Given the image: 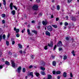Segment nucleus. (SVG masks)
I'll use <instances>...</instances> for the list:
<instances>
[{
    "mask_svg": "<svg viewBox=\"0 0 79 79\" xmlns=\"http://www.w3.org/2000/svg\"><path fill=\"white\" fill-rule=\"evenodd\" d=\"M13 6L14 8L16 10H18V8H17L16 6L13 5V4L12 3H11L10 5V10H13Z\"/></svg>",
    "mask_w": 79,
    "mask_h": 79,
    "instance_id": "1",
    "label": "nucleus"
},
{
    "mask_svg": "<svg viewBox=\"0 0 79 79\" xmlns=\"http://www.w3.org/2000/svg\"><path fill=\"white\" fill-rule=\"evenodd\" d=\"M61 71H57L56 72H55V71H53L52 73L53 74H61Z\"/></svg>",
    "mask_w": 79,
    "mask_h": 79,
    "instance_id": "2",
    "label": "nucleus"
},
{
    "mask_svg": "<svg viewBox=\"0 0 79 79\" xmlns=\"http://www.w3.org/2000/svg\"><path fill=\"white\" fill-rule=\"evenodd\" d=\"M39 7V6L37 5H34L32 7V8L33 10H37L38 9V8Z\"/></svg>",
    "mask_w": 79,
    "mask_h": 79,
    "instance_id": "3",
    "label": "nucleus"
},
{
    "mask_svg": "<svg viewBox=\"0 0 79 79\" xmlns=\"http://www.w3.org/2000/svg\"><path fill=\"white\" fill-rule=\"evenodd\" d=\"M47 29L49 31H52V30H53V29L52 28V27L50 25L48 26L47 27Z\"/></svg>",
    "mask_w": 79,
    "mask_h": 79,
    "instance_id": "4",
    "label": "nucleus"
},
{
    "mask_svg": "<svg viewBox=\"0 0 79 79\" xmlns=\"http://www.w3.org/2000/svg\"><path fill=\"white\" fill-rule=\"evenodd\" d=\"M11 66L13 67V68H15V62L14 61V60H11Z\"/></svg>",
    "mask_w": 79,
    "mask_h": 79,
    "instance_id": "5",
    "label": "nucleus"
},
{
    "mask_svg": "<svg viewBox=\"0 0 79 79\" xmlns=\"http://www.w3.org/2000/svg\"><path fill=\"white\" fill-rule=\"evenodd\" d=\"M57 46L58 47H61L62 46V42L61 41H59L57 44Z\"/></svg>",
    "mask_w": 79,
    "mask_h": 79,
    "instance_id": "6",
    "label": "nucleus"
},
{
    "mask_svg": "<svg viewBox=\"0 0 79 79\" xmlns=\"http://www.w3.org/2000/svg\"><path fill=\"white\" fill-rule=\"evenodd\" d=\"M42 23L43 24L44 26H46V25L47 24V21H42Z\"/></svg>",
    "mask_w": 79,
    "mask_h": 79,
    "instance_id": "7",
    "label": "nucleus"
},
{
    "mask_svg": "<svg viewBox=\"0 0 79 79\" xmlns=\"http://www.w3.org/2000/svg\"><path fill=\"white\" fill-rule=\"evenodd\" d=\"M21 67H19L18 69L17 72H18L19 73L21 72Z\"/></svg>",
    "mask_w": 79,
    "mask_h": 79,
    "instance_id": "8",
    "label": "nucleus"
},
{
    "mask_svg": "<svg viewBox=\"0 0 79 79\" xmlns=\"http://www.w3.org/2000/svg\"><path fill=\"white\" fill-rule=\"evenodd\" d=\"M45 34L47 35H48L50 36V33L48 31H47L45 32Z\"/></svg>",
    "mask_w": 79,
    "mask_h": 79,
    "instance_id": "9",
    "label": "nucleus"
},
{
    "mask_svg": "<svg viewBox=\"0 0 79 79\" xmlns=\"http://www.w3.org/2000/svg\"><path fill=\"white\" fill-rule=\"evenodd\" d=\"M48 45L49 47H52L53 46V42L51 41L50 42V44H48Z\"/></svg>",
    "mask_w": 79,
    "mask_h": 79,
    "instance_id": "10",
    "label": "nucleus"
},
{
    "mask_svg": "<svg viewBox=\"0 0 79 79\" xmlns=\"http://www.w3.org/2000/svg\"><path fill=\"white\" fill-rule=\"evenodd\" d=\"M71 19L72 21H75L76 20V19L75 18V17H71Z\"/></svg>",
    "mask_w": 79,
    "mask_h": 79,
    "instance_id": "11",
    "label": "nucleus"
},
{
    "mask_svg": "<svg viewBox=\"0 0 79 79\" xmlns=\"http://www.w3.org/2000/svg\"><path fill=\"white\" fill-rule=\"evenodd\" d=\"M48 79H52V75H51L48 74Z\"/></svg>",
    "mask_w": 79,
    "mask_h": 79,
    "instance_id": "12",
    "label": "nucleus"
},
{
    "mask_svg": "<svg viewBox=\"0 0 79 79\" xmlns=\"http://www.w3.org/2000/svg\"><path fill=\"white\" fill-rule=\"evenodd\" d=\"M15 13H16V12H15V10H13L11 12V13H12V15H15Z\"/></svg>",
    "mask_w": 79,
    "mask_h": 79,
    "instance_id": "13",
    "label": "nucleus"
},
{
    "mask_svg": "<svg viewBox=\"0 0 79 79\" xmlns=\"http://www.w3.org/2000/svg\"><path fill=\"white\" fill-rule=\"evenodd\" d=\"M5 63V64L7 65V66H9L10 64V63L7 61H6Z\"/></svg>",
    "mask_w": 79,
    "mask_h": 79,
    "instance_id": "14",
    "label": "nucleus"
},
{
    "mask_svg": "<svg viewBox=\"0 0 79 79\" xmlns=\"http://www.w3.org/2000/svg\"><path fill=\"white\" fill-rule=\"evenodd\" d=\"M63 76L64 77H66V73L65 72H64L63 74Z\"/></svg>",
    "mask_w": 79,
    "mask_h": 79,
    "instance_id": "15",
    "label": "nucleus"
},
{
    "mask_svg": "<svg viewBox=\"0 0 79 79\" xmlns=\"http://www.w3.org/2000/svg\"><path fill=\"white\" fill-rule=\"evenodd\" d=\"M18 45L20 48H23V47H22V45H21V44H18Z\"/></svg>",
    "mask_w": 79,
    "mask_h": 79,
    "instance_id": "16",
    "label": "nucleus"
},
{
    "mask_svg": "<svg viewBox=\"0 0 79 79\" xmlns=\"http://www.w3.org/2000/svg\"><path fill=\"white\" fill-rule=\"evenodd\" d=\"M41 74L42 75H45V73L44 71H41Z\"/></svg>",
    "mask_w": 79,
    "mask_h": 79,
    "instance_id": "17",
    "label": "nucleus"
},
{
    "mask_svg": "<svg viewBox=\"0 0 79 79\" xmlns=\"http://www.w3.org/2000/svg\"><path fill=\"white\" fill-rule=\"evenodd\" d=\"M56 62L55 61H53L52 62V65L53 66H56Z\"/></svg>",
    "mask_w": 79,
    "mask_h": 79,
    "instance_id": "18",
    "label": "nucleus"
},
{
    "mask_svg": "<svg viewBox=\"0 0 79 79\" xmlns=\"http://www.w3.org/2000/svg\"><path fill=\"white\" fill-rule=\"evenodd\" d=\"M29 76H31L32 77H34V76L33 75V73L32 72H31L29 74Z\"/></svg>",
    "mask_w": 79,
    "mask_h": 79,
    "instance_id": "19",
    "label": "nucleus"
},
{
    "mask_svg": "<svg viewBox=\"0 0 79 79\" xmlns=\"http://www.w3.org/2000/svg\"><path fill=\"white\" fill-rule=\"evenodd\" d=\"M40 69H41V70H42L43 71H44V70L45 69L44 67H40Z\"/></svg>",
    "mask_w": 79,
    "mask_h": 79,
    "instance_id": "20",
    "label": "nucleus"
},
{
    "mask_svg": "<svg viewBox=\"0 0 79 79\" xmlns=\"http://www.w3.org/2000/svg\"><path fill=\"white\" fill-rule=\"evenodd\" d=\"M27 32L28 34V35H30L31 33L30 32V30H29V29H28L27 30Z\"/></svg>",
    "mask_w": 79,
    "mask_h": 79,
    "instance_id": "21",
    "label": "nucleus"
},
{
    "mask_svg": "<svg viewBox=\"0 0 79 79\" xmlns=\"http://www.w3.org/2000/svg\"><path fill=\"white\" fill-rule=\"evenodd\" d=\"M75 52H74V51H73L72 52V53L73 54V56H75V55H76V54H75Z\"/></svg>",
    "mask_w": 79,
    "mask_h": 79,
    "instance_id": "22",
    "label": "nucleus"
},
{
    "mask_svg": "<svg viewBox=\"0 0 79 79\" xmlns=\"http://www.w3.org/2000/svg\"><path fill=\"white\" fill-rule=\"evenodd\" d=\"M52 27H54V28H57V25H52Z\"/></svg>",
    "mask_w": 79,
    "mask_h": 79,
    "instance_id": "23",
    "label": "nucleus"
},
{
    "mask_svg": "<svg viewBox=\"0 0 79 79\" xmlns=\"http://www.w3.org/2000/svg\"><path fill=\"white\" fill-rule=\"evenodd\" d=\"M31 31L32 32H34L35 34H37V31L35 30H32Z\"/></svg>",
    "mask_w": 79,
    "mask_h": 79,
    "instance_id": "24",
    "label": "nucleus"
},
{
    "mask_svg": "<svg viewBox=\"0 0 79 79\" xmlns=\"http://www.w3.org/2000/svg\"><path fill=\"white\" fill-rule=\"evenodd\" d=\"M3 2L4 5H6V1L5 0H3Z\"/></svg>",
    "mask_w": 79,
    "mask_h": 79,
    "instance_id": "25",
    "label": "nucleus"
},
{
    "mask_svg": "<svg viewBox=\"0 0 79 79\" xmlns=\"http://www.w3.org/2000/svg\"><path fill=\"white\" fill-rule=\"evenodd\" d=\"M16 33H18L19 31V29H17L16 30Z\"/></svg>",
    "mask_w": 79,
    "mask_h": 79,
    "instance_id": "26",
    "label": "nucleus"
},
{
    "mask_svg": "<svg viewBox=\"0 0 79 79\" xmlns=\"http://www.w3.org/2000/svg\"><path fill=\"white\" fill-rule=\"evenodd\" d=\"M6 45L7 46H8L9 45H10V43H9V42L8 41H6Z\"/></svg>",
    "mask_w": 79,
    "mask_h": 79,
    "instance_id": "27",
    "label": "nucleus"
},
{
    "mask_svg": "<svg viewBox=\"0 0 79 79\" xmlns=\"http://www.w3.org/2000/svg\"><path fill=\"white\" fill-rule=\"evenodd\" d=\"M56 8L57 10H60V6L59 5L57 6Z\"/></svg>",
    "mask_w": 79,
    "mask_h": 79,
    "instance_id": "28",
    "label": "nucleus"
},
{
    "mask_svg": "<svg viewBox=\"0 0 79 79\" xmlns=\"http://www.w3.org/2000/svg\"><path fill=\"white\" fill-rule=\"evenodd\" d=\"M5 37H6V36L5 35H3L2 36V38L3 39H5Z\"/></svg>",
    "mask_w": 79,
    "mask_h": 79,
    "instance_id": "29",
    "label": "nucleus"
},
{
    "mask_svg": "<svg viewBox=\"0 0 79 79\" xmlns=\"http://www.w3.org/2000/svg\"><path fill=\"white\" fill-rule=\"evenodd\" d=\"M67 59V56H64V60H66Z\"/></svg>",
    "mask_w": 79,
    "mask_h": 79,
    "instance_id": "30",
    "label": "nucleus"
},
{
    "mask_svg": "<svg viewBox=\"0 0 79 79\" xmlns=\"http://www.w3.org/2000/svg\"><path fill=\"white\" fill-rule=\"evenodd\" d=\"M2 35H0V41H2Z\"/></svg>",
    "mask_w": 79,
    "mask_h": 79,
    "instance_id": "31",
    "label": "nucleus"
},
{
    "mask_svg": "<svg viewBox=\"0 0 79 79\" xmlns=\"http://www.w3.org/2000/svg\"><path fill=\"white\" fill-rule=\"evenodd\" d=\"M25 71H26V69H25L24 68H23V73H25Z\"/></svg>",
    "mask_w": 79,
    "mask_h": 79,
    "instance_id": "32",
    "label": "nucleus"
},
{
    "mask_svg": "<svg viewBox=\"0 0 79 79\" xmlns=\"http://www.w3.org/2000/svg\"><path fill=\"white\" fill-rule=\"evenodd\" d=\"M16 36L17 37H19V34L17 33L16 34Z\"/></svg>",
    "mask_w": 79,
    "mask_h": 79,
    "instance_id": "33",
    "label": "nucleus"
},
{
    "mask_svg": "<svg viewBox=\"0 0 79 79\" xmlns=\"http://www.w3.org/2000/svg\"><path fill=\"white\" fill-rule=\"evenodd\" d=\"M2 18H5V14H2Z\"/></svg>",
    "mask_w": 79,
    "mask_h": 79,
    "instance_id": "34",
    "label": "nucleus"
},
{
    "mask_svg": "<svg viewBox=\"0 0 79 79\" xmlns=\"http://www.w3.org/2000/svg\"><path fill=\"white\" fill-rule=\"evenodd\" d=\"M35 74H36V76H37V77H38V76H39V73H36Z\"/></svg>",
    "mask_w": 79,
    "mask_h": 79,
    "instance_id": "35",
    "label": "nucleus"
},
{
    "mask_svg": "<svg viewBox=\"0 0 79 79\" xmlns=\"http://www.w3.org/2000/svg\"><path fill=\"white\" fill-rule=\"evenodd\" d=\"M64 25L65 26H68V23L67 22H65L64 23Z\"/></svg>",
    "mask_w": 79,
    "mask_h": 79,
    "instance_id": "36",
    "label": "nucleus"
},
{
    "mask_svg": "<svg viewBox=\"0 0 79 79\" xmlns=\"http://www.w3.org/2000/svg\"><path fill=\"white\" fill-rule=\"evenodd\" d=\"M15 44V41H12V45H14Z\"/></svg>",
    "mask_w": 79,
    "mask_h": 79,
    "instance_id": "37",
    "label": "nucleus"
},
{
    "mask_svg": "<svg viewBox=\"0 0 79 79\" xmlns=\"http://www.w3.org/2000/svg\"><path fill=\"white\" fill-rule=\"evenodd\" d=\"M44 49L45 50H47L48 49V48H47V46H46L44 47Z\"/></svg>",
    "mask_w": 79,
    "mask_h": 79,
    "instance_id": "38",
    "label": "nucleus"
},
{
    "mask_svg": "<svg viewBox=\"0 0 79 79\" xmlns=\"http://www.w3.org/2000/svg\"><path fill=\"white\" fill-rule=\"evenodd\" d=\"M56 45H55L54 47L53 50H55L56 49Z\"/></svg>",
    "mask_w": 79,
    "mask_h": 79,
    "instance_id": "39",
    "label": "nucleus"
},
{
    "mask_svg": "<svg viewBox=\"0 0 79 79\" xmlns=\"http://www.w3.org/2000/svg\"><path fill=\"white\" fill-rule=\"evenodd\" d=\"M35 23V20H33L31 21L32 23Z\"/></svg>",
    "mask_w": 79,
    "mask_h": 79,
    "instance_id": "40",
    "label": "nucleus"
},
{
    "mask_svg": "<svg viewBox=\"0 0 79 79\" xmlns=\"http://www.w3.org/2000/svg\"><path fill=\"white\" fill-rule=\"evenodd\" d=\"M42 65H43V66H45V63L43 62H42Z\"/></svg>",
    "mask_w": 79,
    "mask_h": 79,
    "instance_id": "41",
    "label": "nucleus"
},
{
    "mask_svg": "<svg viewBox=\"0 0 79 79\" xmlns=\"http://www.w3.org/2000/svg\"><path fill=\"white\" fill-rule=\"evenodd\" d=\"M32 68V65H30L29 67V69H31V68Z\"/></svg>",
    "mask_w": 79,
    "mask_h": 79,
    "instance_id": "42",
    "label": "nucleus"
},
{
    "mask_svg": "<svg viewBox=\"0 0 79 79\" xmlns=\"http://www.w3.org/2000/svg\"><path fill=\"white\" fill-rule=\"evenodd\" d=\"M51 9L52 10H54V9H55V6H53L51 8Z\"/></svg>",
    "mask_w": 79,
    "mask_h": 79,
    "instance_id": "43",
    "label": "nucleus"
},
{
    "mask_svg": "<svg viewBox=\"0 0 79 79\" xmlns=\"http://www.w3.org/2000/svg\"><path fill=\"white\" fill-rule=\"evenodd\" d=\"M58 20H59V18H56V21H58Z\"/></svg>",
    "mask_w": 79,
    "mask_h": 79,
    "instance_id": "44",
    "label": "nucleus"
},
{
    "mask_svg": "<svg viewBox=\"0 0 79 79\" xmlns=\"http://www.w3.org/2000/svg\"><path fill=\"white\" fill-rule=\"evenodd\" d=\"M62 50V49L61 48H59V51H61V50Z\"/></svg>",
    "mask_w": 79,
    "mask_h": 79,
    "instance_id": "45",
    "label": "nucleus"
},
{
    "mask_svg": "<svg viewBox=\"0 0 79 79\" xmlns=\"http://www.w3.org/2000/svg\"><path fill=\"white\" fill-rule=\"evenodd\" d=\"M68 3H70V2H71V1H72V0H68Z\"/></svg>",
    "mask_w": 79,
    "mask_h": 79,
    "instance_id": "46",
    "label": "nucleus"
},
{
    "mask_svg": "<svg viewBox=\"0 0 79 79\" xmlns=\"http://www.w3.org/2000/svg\"><path fill=\"white\" fill-rule=\"evenodd\" d=\"M70 75V77H73V74H72V73H71Z\"/></svg>",
    "mask_w": 79,
    "mask_h": 79,
    "instance_id": "47",
    "label": "nucleus"
},
{
    "mask_svg": "<svg viewBox=\"0 0 79 79\" xmlns=\"http://www.w3.org/2000/svg\"><path fill=\"white\" fill-rule=\"evenodd\" d=\"M24 31H25V28H24L23 29V30H22V32L23 33H24Z\"/></svg>",
    "mask_w": 79,
    "mask_h": 79,
    "instance_id": "48",
    "label": "nucleus"
},
{
    "mask_svg": "<svg viewBox=\"0 0 79 79\" xmlns=\"http://www.w3.org/2000/svg\"><path fill=\"white\" fill-rule=\"evenodd\" d=\"M2 23H3V24H4V23H5V20H3L2 21Z\"/></svg>",
    "mask_w": 79,
    "mask_h": 79,
    "instance_id": "49",
    "label": "nucleus"
},
{
    "mask_svg": "<svg viewBox=\"0 0 79 79\" xmlns=\"http://www.w3.org/2000/svg\"><path fill=\"white\" fill-rule=\"evenodd\" d=\"M2 55V52L0 51V56H1Z\"/></svg>",
    "mask_w": 79,
    "mask_h": 79,
    "instance_id": "50",
    "label": "nucleus"
},
{
    "mask_svg": "<svg viewBox=\"0 0 79 79\" xmlns=\"http://www.w3.org/2000/svg\"><path fill=\"white\" fill-rule=\"evenodd\" d=\"M69 38H68V37H66V40H69Z\"/></svg>",
    "mask_w": 79,
    "mask_h": 79,
    "instance_id": "51",
    "label": "nucleus"
},
{
    "mask_svg": "<svg viewBox=\"0 0 79 79\" xmlns=\"http://www.w3.org/2000/svg\"><path fill=\"white\" fill-rule=\"evenodd\" d=\"M66 20H68V16H66Z\"/></svg>",
    "mask_w": 79,
    "mask_h": 79,
    "instance_id": "52",
    "label": "nucleus"
},
{
    "mask_svg": "<svg viewBox=\"0 0 79 79\" xmlns=\"http://www.w3.org/2000/svg\"><path fill=\"white\" fill-rule=\"evenodd\" d=\"M52 59H54L55 58V56H52Z\"/></svg>",
    "mask_w": 79,
    "mask_h": 79,
    "instance_id": "53",
    "label": "nucleus"
},
{
    "mask_svg": "<svg viewBox=\"0 0 79 79\" xmlns=\"http://www.w3.org/2000/svg\"><path fill=\"white\" fill-rule=\"evenodd\" d=\"M51 18H54L53 15H51Z\"/></svg>",
    "mask_w": 79,
    "mask_h": 79,
    "instance_id": "54",
    "label": "nucleus"
},
{
    "mask_svg": "<svg viewBox=\"0 0 79 79\" xmlns=\"http://www.w3.org/2000/svg\"><path fill=\"white\" fill-rule=\"evenodd\" d=\"M1 61L2 62H4V59L3 58H2Z\"/></svg>",
    "mask_w": 79,
    "mask_h": 79,
    "instance_id": "55",
    "label": "nucleus"
},
{
    "mask_svg": "<svg viewBox=\"0 0 79 79\" xmlns=\"http://www.w3.org/2000/svg\"><path fill=\"white\" fill-rule=\"evenodd\" d=\"M31 58L32 59H33V58H34V56H33V55H32L31 56Z\"/></svg>",
    "mask_w": 79,
    "mask_h": 79,
    "instance_id": "56",
    "label": "nucleus"
},
{
    "mask_svg": "<svg viewBox=\"0 0 79 79\" xmlns=\"http://www.w3.org/2000/svg\"><path fill=\"white\" fill-rule=\"evenodd\" d=\"M16 29H17L16 28V27L14 28V31H16Z\"/></svg>",
    "mask_w": 79,
    "mask_h": 79,
    "instance_id": "57",
    "label": "nucleus"
},
{
    "mask_svg": "<svg viewBox=\"0 0 79 79\" xmlns=\"http://www.w3.org/2000/svg\"><path fill=\"white\" fill-rule=\"evenodd\" d=\"M36 1L38 3H39V2H40V0H36Z\"/></svg>",
    "mask_w": 79,
    "mask_h": 79,
    "instance_id": "58",
    "label": "nucleus"
},
{
    "mask_svg": "<svg viewBox=\"0 0 79 79\" xmlns=\"http://www.w3.org/2000/svg\"><path fill=\"white\" fill-rule=\"evenodd\" d=\"M9 53L10 55H11L12 54V53H11V52H9Z\"/></svg>",
    "mask_w": 79,
    "mask_h": 79,
    "instance_id": "59",
    "label": "nucleus"
},
{
    "mask_svg": "<svg viewBox=\"0 0 79 79\" xmlns=\"http://www.w3.org/2000/svg\"><path fill=\"white\" fill-rule=\"evenodd\" d=\"M3 68V67L2 65H0V69H2Z\"/></svg>",
    "mask_w": 79,
    "mask_h": 79,
    "instance_id": "60",
    "label": "nucleus"
},
{
    "mask_svg": "<svg viewBox=\"0 0 79 79\" xmlns=\"http://www.w3.org/2000/svg\"><path fill=\"white\" fill-rule=\"evenodd\" d=\"M23 52L22 51V50H21L19 51V53H22Z\"/></svg>",
    "mask_w": 79,
    "mask_h": 79,
    "instance_id": "61",
    "label": "nucleus"
},
{
    "mask_svg": "<svg viewBox=\"0 0 79 79\" xmlns=\"http://www.w3.org/2000/svg\"><path fill=\"white\" fill-rule=\"evenodd\" d=\"M42 13H40V16H42Z\"/></svg>",
    "mask_w": 79,
    "mask_h": 79,
    "instance_id": "62",
    "label": "nucleus"
},
{
    "mask_svg": "<svg viewBox=\"0 0 79 79\" xmlns=\"http://www.w3.org/2000/svg\"><path fill=\"white\" fill-rule=\"evenodd\" d=\"M10 34H8V35H7V37H10Z\"/></svg>",
    "mask_w": 79,
    "mask_h": 79,
    "instance_id": "63",
    "label": "nucleus"
},
{
    "mask_svg": "<svg viewBox=\"0 0 79 79\" xmlns=\"http://www.w3.org/2000/svg\"><path fill=\"white\" fill-rule=\"evenodd\" d=\"M60 76H58L57 77V79H60Z\"/></svg>",
    "mask_w": 79,
    "mask_h": 79,
    "instance_id": "64",
    "label": "nucleus"
}]
</instances>
